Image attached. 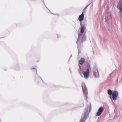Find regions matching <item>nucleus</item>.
Listing matches in <instances>:
<instances>
[{
    "mask_svg": "<svg viewBox=\"0 0 122 122\" xmlns=\"http://www.w3.org/2000/svg\"><path fill=\"white\" fill-rule=\"evenodd\" d=\"M118 96V93L117 91H114L112 94V97H110L111 99L112 98L114 100H116L117 99V97Z\"/></svg>",
    "mask_w": 122,
    "mask_h": 122,
    "instance_id": "f257e3e1",
    "label": "nucleus"
},
{
    "mask_svg": "<svg viewBox=\"0 0 122 122\" xmlns=\"http://www.w3.org/2000/svg\"><path fill=\"white\" fill-rule=\"evenodd\" d=\"M90 71L88 70L84 71L83 72V75L84 78L86 79L88 78L89 76Z\"/></svg>",
    "mask_w": 122,
    "mask_h": 122,
    "instance_id": "f03ea898",
    "label": "nucleus"
},
{
    "mask_svg": "<svg viewBox=\"0 0 122 122\" xmlns=\"http://www.w3.org/2000/svg\"><path fill=\"white\" fill-rule=\"evenodd\" d=\"M104 109V107H100L98 110V112L97 113V116L100 115L103 112Z\"/></svg>",
    "mask_w": 122,
    "mask_h": 122,
    "instance_id": "7ed1b4c3",
    "label": "nucleus"
},
{
    "mask_svg": "<svg viewBox=\"0 0 122 122\" xmlns=\"http://www.w3.org/2000/svg\"><path fill=\"white\" fill-rule=\"evenodd\" d=\"M117 6L118 9H119L120 12L122 13V0H119Z\"/></svg>",
    "mask_w": 122,
    "mask_h": 122,
    "instance_id": "20e7f679",
    "label": "nucleus"
},
{
    "mask_svg": "<svg viewBox=\"0 0 122 122\" xmlns=\"http://www.w3.org/2000/svg\"><path fill=\"white\" fill-rule=\"evenodd\" d=\"M84 18V16L83 14V12L82 14L79 15L78 18V20L81 24H82V21L83 20Z\"/></svg>",
    "mask_w": 122,
    "mask_h": 122,
    "instance_id": "39448f33",
    "label": "nucleus"
},
{
    "mask_svg": "<svg viewBox=\"0 0 122 122\" xmlns=\"http://www.w3.org/2000/svg\"><path fill=\"white\" fill-rule=\"evenodd\" d=\"M94 75L96 77H99L98 71L97 68H95L94 69Z\"/></svg>",
    "mask_w": 122,
    "mask_h": 122,
    "instance_id": "423d86ee",
    "label": "nucleus"
},
{
    "mask_svg": "<svg viewBox=\"0 0 122 122\" xmlns=\"http://www.w3.org/2000/svg\"><path fill=\"white\" fill-rule=\"evenodd\" d=\"M80 25L81 26V33H83L84 31L85 27L82 25V24H81Z\"/></svg>",
    "mask_w": 122,
    "mask_h": 122,
    "instance_id": "0eeeda50",
    "label": "nucleus"
},
{
    "mask_svg": "<svg viewBox=\"0 0 122 122\" xmlns=\"http://www.w3.org/2000/svg\"><path fill=\"white\" fill-rule=\"evenodd\" d=\"M85 61V59L83 58H81L80 60H79V63L81 65Z\"/></svg>",
    "mask_w": 122,
    "mask_h": 122,
    "instance_id": "6e6552de",
    "label": "nucleus"
},
{
    "mask_svg": "<svg viewBox=\"0 0 122 122\" xmlns=\"http://www.w3.org/2000/svg\"><path fill=\"white\" fill-rule=\"evenodd\" d=\"M83 93L84 95L86 97H87V91L86 89H85V90H84L83 89Z\"/></svg>",
    "mask_w": 122,
    "mask_h": 122,
    "instance_id": "1a4fd4ad",
    "label": "nucleus"
},
{
    "mask_svg": "<svg viewBox=\"0 0 122 122\" xmlns=\"http://www.w3.org/2000/svg\"><path fill=\"white\" fill-rule=\"evenodd\" d=\"M107 93L109 95H111L113 93L112 91L110 89H109L108 90Z\"/></svg>",
    "mask_w": 122,
    "mask_h": 122,
    "instance_id": "9d476101",
    "label": "nucleus"
},
{
    "mask_svg": "<svg viewBox=\"0 0 122 122\" xmlns=\"http://www.w3.org/2000/svg\"><path fill=\"white\" fill-rule=\"evenodd\" d=\"M87 68L86 70H88L89 71H90V70L91 68V67L89 64L88 63L87 64Z\"/></svg>",
    "mask_w": 122,
    "mask_h": 122,
    "instance_id": "9b49d317",
    "label": "nucleus"
},
{
    "mask_svg": "<svg viewBox=\"0 0 122 122\" xmlns=\"http://www.w3.org/2000/svg\"><path fill=\"white\" fill-rule=\"evenodd\" d=\"M80 37V34L79 35V36H78V40H77V43L78 42V40H79V38Z\"/></svg>",
    "mask_w": 122,
    "mask_h": 122,
    "instance_id": "f8f14e48",
    "label": "nucleus"
},
{
    "mask_svg": "<svg viewBox=\"0 0 122 122\" xmlns=\"http://www.w3.org/2000/svg\"><path fill=\"white\" fill-rule=\"evenodd\" d=\"M83 119L81 120L79 122H84Z\"/></svg>",
    "mask_w": 122,
    "mask_h": 122,
    "instance_id": "ddd939ff",
    "label": "nucleus"
},
{
    "mask_svg": "<svg viewBox=\"0 0 122 122\" xmlns=\"http://www.w3.org/2000/svg\"><path fill=\"white\" fill-rule=\"evenodd\" d=\"M89 110L90 111H90L91 110V107H90L89 108Z\"/></svg>",
    "mask_w": 122,
    "mask_h": 122,
    "instance_id": "4468645a",
    "label": "nucleus"
}]
</instances>
